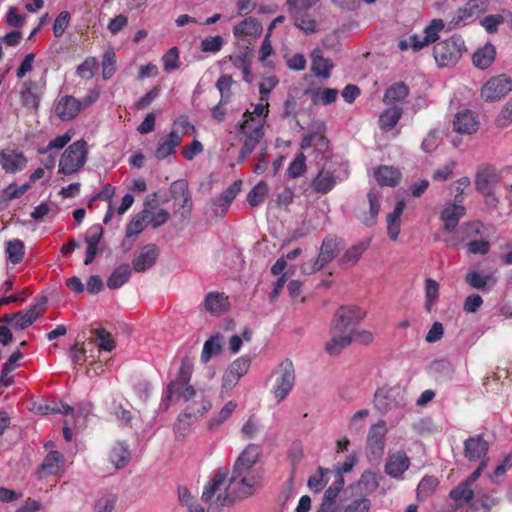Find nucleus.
<instances>
[{
    "mask_svg": "<svg viewBox=\"0 0 512 512\" xmlns=\"http://www.w3.org/2000/svg\"><path fill=\"white\" fill-rule=\"evenodd\" d=\"M241 487L239 479H235L234 473L229 477L227 469H218L204 487L201 498L208 504V512L218 511L221 507L234 503V494L239 497L248 496L239 493Z\"/></svg>",
    "mask_w": 512,
    "mask_h": 512,
    "instance_id": "obj_1",
    "label": "nucleus"
},
{
    "mask_svg": "<svg viewBox=\"0 0 512 512\" xmlns=\"http://www.w3.org/2000/svg\"><path fill=\"white\" fill-rule=\"evenodd\" d=\"M463 199H458L455 195L453 202L444 205L440 219L443 222V230L451 235L445 237L443 241L451 248H457L466 238L471 237L472 233H479V223H467L456 230V227L462 217L466 213L465 207L462 205Z\"/></svg>",
    "mask_w": 512,
    "mask_h": 512,
    "instance_id": "obj_2",
    "label": "nucleus"
},
{
    "mask_svg": "<svg viewBox=\"0 0 512 512\" xmlns=\"http://www.w3.org/2000/svg\"><path fill=\"white\" fill-rule=\"evenodd\" d=\"M374 404L381 413L394 415L395 422L398 423L405 414L406 391L400 386L382 387L375 393Z\"/></svg>",
    "mask_w": 512,
    "mask_h": 512,
    "instance_id": "obj_3",
    "label": "nucleus"
},
{
    "mask_svg": "<svg viewBox=\"0 0 512 512\" xmlns=\"http://www.w3.org/2000/svg\"><path fill=\"white\" fill-rule=\"evenodd\" d=\"M260 455V448L255 444H250L240 454L235 462L233 473L235 479H239V488L241 495H251L253 493L254 481L250 476V471L253 465L257 462Z\"/></svg>",
    "mask_w": 512,
    "mask_h": 512,
    "instance_id": "obj_4",
    "label": "nucleus"
},
{
    "mask_svg": "<svg viewBox=\"0 0 512 512\" xmlns=\"http://www.w3.org/2000/svg\"><path fill=\"white\" fill-rule=\"evenodd\" d=\"M88 159V145L83 139L69 145L62 153L58 173L63 175L77 174L86 164Z\"/></svg>",
    "mask_w": 512,
    "mask_h": 512,
    "instance_id": "obj_5",
    "label": "nucleus"
},
{
    "mask_svg": "<svg viewBox=\"0 0 512 512\" xmlns=\"http://www.w3.org/2000/svg\"><path fill=\"white\" fill-rule=\"evenodd\" d=\"M264 119L249 121L247 118L242 120L239 130V139L242 143L240 150V160H245L260 143L264 137Z\"/></svg>",
    "mask_w": 512,
    "mask_h": 512,
    "instance_id": "obj_6",
    "label": "nucleus"
},
{
    "mask_svg": "<svg viewBox=\"0 0 512 512\" xmlns=\"http://www.w3.org/2000/svg\"><path fill=\"white\" fill-rule=\"evenodd\" d=\"M275 384L272 394L278 403L282 402L292 391L295 385V370L293 363L286 359L282 361L274 372Z\"/></svg>",
    "mask_w": 512,
    "mask_h": 512,
    "instance_id": "obj_7",
    "label": "nucleus"
},
{
    "mask_svg": "<svg viewBox=\"0 0 512 512\" xmlns=\"http://www.w3.org/2000/svg\"><path fill=\"white\" fill-rule=\"evenodd\" d=\"M189 126L190 124L186 118H180L177 120L170 133L165 137L160 138L155 150V157L158 160H163L174 154L176 147L180 145Z\"/></svg>",
    "mask_w": 512,
    "mask_h": 512,
    "instance_id": "obj_8",
    "label": "nucleus"
},
{
    "mask_svg": "<svg viewBox=\"0 0 512 512\" xmlns=\"http://www.w3.org/2000/svg\"><path fill=\"white\" fill-rule=\"evenodd\" d=\"M464 49V42L459 37L438 42L434 46V58L440 67L455 65L460 59Z\"/></svg>",
    "mask_w": 512,
    "mask_h": 512,
    "instance_id": "obj_9",
    "label": "nucleus"
},
{
    "mask_svg": "<svg viewBox=\"0 0 512 512\" xmlns=\"http://www.w3.org/2000/svg\"><path fill=\"white\" fill-rule=\"evenodd\" d=\"M386 422L379 420L368 431L366 449L370 462L379 463L385 452Z\"/></svg>",
    "mask_w": 512,
    "mask_h": 512,
    "instance_id": "obj_10",
    "label": "nucleus"
},
{
    "mask_svg": "<svg viewBox=\"0 0 512 512\" xmlns=\"http://www.w3.org/2000/svg\"><path fill=\"white\" fill-rule=\"evenodd\" d=\"M339 246L334 237H326L321 245L320 253L317 259L313 262H305L301 265L300 270L302 274L310 275L322 270L326 265L335 259L339 254Z\"/></svg>",
    "mask_w": 512,
    "mask_h": 512,
    "instance_id": "obj_11",
    "label": "nucleus"
},
{
    "mask_svg": "<svg viewBox=\"0 0 512 512\" xmlns=\"http://www.w3.org/2000/svg\"><path fill=\"white\" fill-rule=\"evenodd\" d=\"M512 90V80L506 74L491 77L481 88V97L486 102H495Z\"/></svg>",
    "mask_w": 512,
    "mask_h": 512,
    "instance_id": "obj_12",
    "label": "nucleus"
},
{
    "mask_svg": "<svg viewBox=\"0 0 512 512\" xmlns=\"http://www.w3.org/2000/svg\"><path fill=\"white\" fill-rule=\"evenodd\" d=\"M365 315V311L356 306L340 307L332 320V331L349 332V327L358 324Z\"/></svg>",
    "mask_w": 512,
    "mask_h": 512,
    "instance_id": "obj_13",
    "label": "nucleus"
},
{
    "mask_svg": "<svg viewBox=\"0 0 512 512\" xmlns=\"http://www.w3.org/2000/svg\"><path fill=\"white\" fill-rule=\"evenodd\" d=\"M326 126L322 121H315L311 124L309 131L304 135L301 141V148L308 149L315 147L323 152L328 148V139L325 136Z\"/></svg>",
    "mask_w": 512,
    "mask_h": 512,
    "instance_id": "obj_14",
    "label": "nucleus"
},
{
    "mask_svg": "<svg viewBox=\"0 0 512 512\" xmlns=\"http://www.w3.org/2000/svg\"><path fill=\"white\" fill-rule=\"evenodd\" d=\"M46 298L40 299L29 308L19 311L11 316H5L6 321H13V327L19 330L30 326L43 312Z\"/></svg>",
    "mask_w": 512,
    "mask_h": 512,
    "instance_id": "obj_15",
    "label": "nucleus"
},
{
    "mask_svg": "<svg viewBox=\"0 0 512 512\" xmlns=\"http://www.w3.org/2000/svg\"><path fill=\"white\" fill-rule=\"evenodd\" d=\"M452 128L461 135L475 134L479 128L478 116L471 110H462L454 116Z\"/></svg>",
    "mask_w": 512,
    "mask_h": 512,
    "instance_id": "obj_16",
    "label": "nucleus"
},
{
    "mask_svg": "<svg viewBox=\"0 0 512 512\" xmlns=\"http://www.w3.org/2000/svg\"><path fill=\"white\" fill-rule=\"evenodd\" d=\"M82 109V102L70 95H64L56 99L55 114L62 121H70L75 118Z\"/></svg>",
    "mask_w": 512,
    "mask_h": 512,
    "instance_id": "obj_17",
    "label": "nucleus"
},
{
    "mask_svg": "<svg viewBox=\"0 0 512 512\" xmlns=\"http://www.w3.org/2000/svg\"><path fill=\"white\" fill-rule=\"evenodd\" d=\"M410 466V460L404 451L389 453L385 464V472L392 478L401 479Z\"/></svg>",
    "mask_w": 512,
    "mask_h": 512,
    "instance_id": "obj_18",
    "label": "nucleus"
},
{
    "mask_svg": "<svg viewBox=\"0 0 512 512\" xmlns=\"http://www.w3.org/2000/svg\"><path fill=\"white\" fill-rule=\"evenodd\" d=\"M262 24L254 17L245 18L233 27V35L242 41H248L261 36Z\"/></svg>",
    "mask_w": 512,
    "mask_h": 512,
    "instance_id": "obj_19",
    "label": "nucleus"
},
{
    "mask_svg": "<svg viewBox=\"0 0 512 512\" xmlns=\"http://www.w3.org/2000/svg\"><path fill=\"white\" fill-rule=\"evenodd\" d=\"M499 181L496 171L485 167L478 170L475 177V187L478 192L485 196H492L493 189Z\"/></svg>",
    "mask_w": 512,
    "mask_h": 512,
    "instance_id": "obj_20",
    "label": "nucleus"
},
{
    "mask_svg": "<svg viewBox=\"0 0 512 512\" xmlns=\"http://www.w3.org/2000/svg\"><path fill=\"white\" fill-rule=\"evenodd\" d=\"M488 449L489 444L482 435H475L464 442V455L469 461L484 460Z\"/></svg>",
    "mask_w": 512,
    "mask_h": 512,
    "instance_id": "obj_21",
    "label": "nucleus"
},
{
    "mask_svg": "<svg viewBox=\"0 0 512 512\" xmlns=\"http://www.w3.org/2000/svg\"><path fill=\"white\" fill-rule=\"evenodd\" d=\"M26 157L15 150H3L0 152V165L7 173H15L25 168Z\"/></svg>",
    "mask_w": 512,
    "mask_h": 512,
    "instance_id": "obj_22",
    "label": "nucleus"
},
{
    "mask_svg": "<svg viewBox=\"0 0 512 512\" xmlns=\"http://www.w3.org/2000/svg\"><path fill=\"white\" fill-rule=\"evenodd\" d=\"M483 2L470 0L463 8H460L450 22V28L464 26L475 15L483 11Z\"/></svg>",
    "mask_w": 512,
    "mask_h": 512,
    "instance_id": "obj_23",
    "label": "nucleus"
},
{
    "mask_svg": "<svg viewBox=\"0 0 512 512\" xmlns=\"http://www.w3.org/2000/svg\"><path fill=\"white\" fill-rule=\"evenodd\" d=\"M369 202V211L363 212L359 215L360 221L366 226H373L377 221V216L380 211V200L382 198L381 190L372 188L367 195Z\"/></svg>",
    "mask_w": 512,
    "mask_h": 512,
    "instance_id": "obj_24",
    "label": "nucleus"
},
{
    "mask_svg": "<svg viewBox=\"0 0 512 512\" xmlns=\"http://www.w3.org/2000/svg\"><path fill=\"white\" fill-rule=\"evenodd\" d=\"M158 257V250L155 245L149 244L141 248L138 255L132 260L133 269L136 272H144L151 268Z\"/></svg>",
    "mask_w": 512,
    "mask_h": 512,
    "instance_id": "obj_25",
    "label": "nucleus"
},
{
    "mask_svg": "<svg viewBox=\"0 0 512 512\" xmlns=\"http://www.w3.org/2000/svg\"><path fill=\"white\" fill-rule=\"evenodd\" d=\"M65 459L59 451H51L44 458L40 473L44 475H58L63 471Z\"/></svg>",
    "mask_w": 512,
    "mask_h": 512,
    "instance_id": "obj_26",
    "label": "nucleus"
},
{
    "mask_svg": "<svg viewBox=\"0 0 512 512\" xmlns=\"http://www.w3.org/2000/svg\"><path fill=\"white\" fill-rule=\"evenodd\" d=\"M333 63L330 59L324 58L320 49H314L311 53V70L312 72L322 78H329Z\"/></svg>",
    "mask_w": 512,
    "mask_h": 512,
    "instance_id": "obj_27",
    "label": "nucleus"
},
{
    "mask_svg": "<svg viewBox=\"0 0 512 512\" xmlns=\"http://www.w3.org/2000/svg\"><path fill=\"white\" fill-rule=\"evenodd\" d=\"M405 207L404 201H399L394 211L387 215V233L391 240L395 241L400 234L401 215Z\"/></svg>",
    "mask_w": 512,
    "mask_h": 512,
    "instance_id": "obj_28",
    "label": "nucleus"
},
{
    "mask_svg": "<svg viewBox=\"0 0 512 512\" xmlns=\"http://www.w3.org/2000/svg\"><path fill=\"white\" fill-rule=\"evenodd\" d=\"M374 176L381 186H395L401 179V172L392 166H380L375 170Z\"/></svg>",
    "mask_w": 512,
    "mask_h": 512,
    "instance_id": "obj_29",
    "label": "nucleus"
},
{
    "mask_svg": "<svg viewBox=\"0 0 512 512\" xmlns=\"http://www.w3.org/2000/svg\"><path fill=\"white\" fill-rule=\"evenodd\" d=\"M191 375L192 363L188 358H184L181 362L177 379L172 381L167 387L166 397L171 398L174 395V390L176 387H181L182 384H188Z\"/></svg>",
    "mask_w": 512,
    "mask_h": 512,
    "instance_id": "obj_30",
    "label": "nucleus"
},
{
    "mask_svg": "<svg viewBox=\"0 0 512 512\" xmlns=\"http://www.w3.org/2000/svg\"><path fill=\"white\" fill-rule=\"evenodd\" d=\"M331 334V339L325 345V350L329 355L339 354L343 348L351 343V337L348 336L347 332L331 330Z\"/></svg>",
    "mask_w": 512,
    "mask_h": 512,
    "instance_id": "obj_31",
    "label": "nucleus"
},
{
    "mask_svg": "<svg viewBox=\"0 0 512 512\" xmlns=\"http://www.w3.org/2000/svg\"><path fill=\"white\" fill-rule=\"evenodd\" d=\"M495 56V47L488 43L473 54V63L480 69H486L494 62Z\"/></svg>",
    "mask_w": 512,
    "mask_h": 512,
    "instance_id": "obj_32",
    "label": "nucleus"
},
{
    "mask_svg": "<svg viewBox=\"0 0 512 512\" xmlns=\"http://www.w3.org/2000/svg\"><path fill=\"white\" fill-rule=\"evenodd\" d=\"M313 104L329 105L334 103L338 97L336 88H316L307 91Z\"/></svg>",
    "mask_w": 512,
    "mask_h": 512,
    "instance_id": "obj_33",
    "label": "nucleus"
},
{
    "mask_svg": "<svg viewBox=\"0 0 512 512\" xmlns=\"http://www.w3.org/2000/svg\"><path fill=\"white\" fill-rule=\"evenodd\" d=\"M110 462L117 468H124L130 461V452L124 443H116L109 454Z\"/></svg>",
    "mask_w": 512,
    "mask_h": 512,
    "instance_id": "obj_34",
    "label": "nucleus"
},
{
    "mask_svg": "<svg viewBox=\"0 0 512 512\" xmlns=\"http://www.w3.org/2000/svg\"><path fill=\"white\" fill-rule=\"evenodd\" d=\"M223 337L220 334L211 336L203 345L201 352V362L207 363L213 356L218 355L222 349Z\"/></svg>",
    "mask_w": 512,
    "mask_h": 512,
    "instance_id": "obj_35",
    "label": "nucleus"
},
{
    "mask_svg": "<svg viewBox=\"0 0 512 512\" xmlns=\"http://www.w3.org/2000/svg\"><path fill=\"white\" fill-rule=\"evenodd\" d=\"M403 110L398 106L389 107L380 115L379 125L384 131H389L396 126L402 116Z\"/></svg>",
    "mask_w": 512,
    "mask_h": 512,
    "instance_id": "obj_36",
    "label": "nucleus"
},
{
    "mask_svg": "<svg viewBox=\"0 0 512 512\" xmlns=\"http://www.w3.org/2000/svg\"><path fill=\"white\" fill-rule=\"evenodd\" d=\"M131 270L128 265H120L117 267L110 277L107 279V286L110 289H117L129 281Z\"/></svg>",
    "mask_w": 512,
    "mask_h": 512,
    "instance_id": "obj_37",
    "label": "nucleus"
},
{
    "mask_svg": "<svg viewBox=\"0 0 512 512\" xmlns=\"http://www.w3.org/2000/svg\"><path fill=\"white\" fill-rule=\"evenodd\" d=\"M226 298L218 292H210L204 300L205 309L212 314H220L226 309Z\"/></svg>",
    "mask_w": 512,
    "mask_h": 512,
    "instance_id": "obj_38",
    "label": "nucleus"
},
{
    "mask_svg": "<svg viewBox=\"0 0 512 512\" xmlns=\"http://www.w3.org/2000/svg\"><path fill=\"white\" fill-rule=\"evenodd\" d=\"M25 246L19 239H13L6 243L5 253L7 259L13 263L18 264L24 257Z\"/></svg>",
    "mask_w": 512,
    "mask_h": 512,
    "instance_id": "obj_39",
    "label": "nucleus"
},
{
    "mask_svg": "<svg viewBox=\"0 0 512 512\" xmlns=\"http://www.w3.org/2000/svg\"><path fill=\"white\" fill-rule=\"evenodd\" d=\"M409 90L404 83H395L385 92L383 101L386 104L400 102L408 96Z\"/></svg>",
    "mask_w": 512,
    "mask_h": 512,
    "instance_id": "obj_40",
    "label": "nucleus"
},
{
    "mask_svg": "<svg viewBox=\"0 0 512 512\" xmlns=\"http://www.w3.org/2000/svg\"><path fill=\"white\" fill-rule=\"evenodd\" d=\"M236 407L237 403L235 401L227 402L219 411V413L208 421L209 429L215 430L219 428L225 421H227L231 417Z\"/></svg>",
    "mask_w": 512,
    "mask_h": 512,
    "instance_id": "obj_41",
    "label": "nucleus"
},
{
    "mask_svg": "<svg viewBox=\"0 0 512 512\" xmlns=\"http://www.w3.org/2000/svg\"><path fill=\"white\" fill-rule=\"evenodd\" d=\"M34 86L35 84L32 81H25L20 92L22 104L29 109H37L39 105V99L33 92Z\"/></svg>",
    "mask_w": 512,
    "mask_h": 512,
    "instance_id": "obj_42",
    "label": "nucleus"
},
{
    "mask_svg": "<svg viewBox=\"0 0 512 512\" xmlns=\"http://www.w3.org/2000/svg\"><path fill=\"white\" fill-rule=\"evenodd\" d=\"M335 178L330 171L322 170L313 180V187L317 192L327 193L335 185Z\"/></svg>",
    "mask_w": 512,
    "mask_h": 512,
    "instance_id": "obj_43",
    "label": "nucleus"
},
{
    "mask_svg": "<svg viewBox=\"0 0 512 512\" xmlns=\"http://www.w3.org/2000/svg\"><path fill=\"white\" fill-rule=\"evenodd\" d=\"M149 217V210L145 207L143 211L135 215L126 228V237L140 234L145 228V221Z\"/></svg>",
    "mask_w": 512,
    "mask_h": 512,
    "instance_id": "obj_44",
    "label": "nucleus"
},
{
    "mask_svg": "<svg viewBox=\"0 0 512 512\" xmlns=\"http://www.w3.org/2000/svg\"><path fill=\"white\" fill-rule=\"evenodd\" d=\"M368 247V242H362L357 245L352 246L348 249L345 254L340 259L341 264L347 266H353L358 262L364 251Z\"/></svg>",
    "mask_w": 512,
    "mask_h": 512,
    "instance_id": "obj_45",
    "label": "nucleus"
},
{
    "mask_svg": "<svg viewBox=\"0 0 512 512\" xmlns=\"http://www.w3.org/2000/svg\"><path fill=\"white\" fill-rule=\"evenodd\" d=\"M269 192L268 184L264 181L254 186L247 195V201L250 206L255 207L261 204Z\"/></svg>",
    "mask_w": 512,
    "mask_h": 512,
    "instance_id": "obj_46",
    "label": "nucleus"
},
{
    "mask_svg": "<svg viewBox=\"0 0 512 512\" xmlns=\"http://www.w3.org/2000/svg\"><path fill=\"white\" fill-rule=\"evenodd\" d=\"M72 137H73V133L71 131H67L63 135L58 136V137L54 138L53 140H51L46 146L40 147L38 149V153L45 155V154L50 153L52 150H55L57 152V151L61 150L62 148H64L65 145L68 142H70Z\"/></svg>",
    "mask_w": 512,
    "mask_h": 512,
    "instance_id": "obj_47",
    "label": "nucleus"
},
{
    "mask_svg": "<svg viewBox=\"0 0 512 512\" xmlns=\"http://www.w3.org/2000/svg\"><path fill=\"white\" fill-rule=\"evenodd\" d=\"M234 68L238 69L242 73L243 80L246 82L251 81V64L245 54L236 55L230 57Z\"/></svg>",
    "mask_w": 512,
    "mask_h": 512,
    "instance_id": "obj_48",
    "label": "nucleus"
},
{
    "mask_svg": "<svg viewBox=\"0 0 512 512\" xmlns=\"http://www.w3.org/2000/svg\"><path fill=\"white\" fill-rule=\"evenodd\" d=\"M94 334L97 339V346L101 350L110 352L115 348V341L106 329L96 328Z\"/></svg>",
    "mask_w": 512,
    "mask_h": 512,
    "instance_id": "obj_49",
    "label": "nucleus"
},
{
    "mask_svg": "<svg viewBox=\"0 0 512 512\" xmlns=\"http://www.w3.org/2000/svg\"><path fill=\"white\" fill-rule=\"evenodd\" d=\"M294 24L297 28L304 31L305 33H313L316 31V21L308 13H301L300 15L292 16Z\"/></svg>",
    "mask_w": 512,
    "mask_h": 512,
    "instance_id": "obj_50",
    "label": "nucleus"
},
{
    "mask_svg": "<svg viewBox=\"0 0 512 512\" xmlns=\"http://www.w3.org/2000/svg\"><path fill=\"white\" fill-rule=\"evenodd\" d=\"M318 0H286L288 12L291 16L306 13L308 9L313 7Z\"/></svg>",
    "mask_w": 512,
    "mask_h": 512,
    "instance_id": "obj_51",
    "label": "nucleus"
},
{
    "mask_svg": "<svg viewBox=\"0 0 512 512\" xmlns=\"http://www.w3.org/2000/svg\"><path fill=\"white\" fill-rule=\"evenodd\" d=\"M163 69L171 72L179 68V50L177 47L170 48L162 57Z\"/></svg>",
    "mask_w": 512,
    "mask_h": 512,
    "instance_id": "obj_52",
    "label": "nucleus"
},
{
    "mask_svg": "<svg viewBox=\"0 0 512 512\" xmlns=\"http://www.w3.org/2000/svg\"><path fill=\"white\" fill-rule=\"evenodd\" d=\"M250 362L249 357H239L229 365L227 370L240 380L248 372Z\"/></svg>",
    "mask_w": 512,
    "mask_h": 512,
    "instance_id": "obj_53",
    "label": "nucleus"
},
{
    "mask_svg": "<svg viewBox=\"0 0 512 512\" xmlns=\"http://www.w3.org/2000/svg\"><path fill=\"white\" fill-rule=\"evenodd\" d=\"M473 491L465 481L451 490L450 497L456 502H469L473 498Z\"/></svg>",
    "mask_w": 512,
    "mask_h": 512,
    "instance_id": "obj_54",
    "label": "nucleus"
},
{
    "mask_svg": "<svg viewBox=\"0 0 512 512\" xmlns=\"http://www.w3.org/2000/svg\"><path fill=\"white\" fill-rule=\"evenodd\" d=\"M224 44V40L222 36L216 35V36H210L206 37L201 41L200 49L202 52L206 53H217L219 52Z\"/></svg>",
    "mask_w": 512,
    "mask_h": 512,
    "instance_id": "obj_55",
    "label": "nucleus"
},
{
    "mask_svg": "<svg viewBox=\"0 0 512 512\" xmlns=\"http://www.w3.org/2000/svg\"><path fill=\"white\" fill-rule=\"evenodd\" d=\"M425 295H426L425 307L428 311H430L435 300L438 298V295H439V285L435 280H433L431 278L426 279Z\"/></svg>",
    "mask_w": 512,
    "mask_h": 512,
    "instance_id": "obj_56",
    "label": "nucleus"
},
{
    "mask_svg": "<svg viewBox=\"0 0 512 512\" xmlns=\"http://www.w3.org/2000/svg\"><path fill=\"white\" fill-rule=\"evenodd\" d=\"M457 162L455 160L447 161L442 167L436 169L432 174L434 181L444 182L453 176V171L456 168Z\"/></svg>",
    "mask_w": 512,
    "mask_h": 512,
    "instance_id": "obj_57",
    "label": "nucleus"
},
{
    "mask_svg": "<svg viewBox=\"0 0 512 512\" xmlns=\"http://www.w3.org/2000/svg\"><path fill=\"white\" fill-rule=\"evenodd\" d=\"M98 68V62L95 58H87L77 67V75L82 79H91Z\"/></svg>",
    "mask_w": 512,
    "mask_h": 512,
    "instance_id": "obj_58",
    "label": "nucleus"
},
{
    "mask_svg": "<svg viewBox=\"0 0 512 512\" xmlns=\"http://www.w3.org/2000/svg\"><path fill=\"white\" fill-rule=\"evenodd\" d=\"M279 80L276 76H268L259 83L260 100L269 101L271 91L278 85Z\"/></svg>",
    "mask_w": 512,
    "mask_h": 512,
    "instance_id": "obj_59",
    "label": "nucleus"
},
{
    "mask_svg": "<svg viewBox=\"0 0 512 512\" xmlns=\"http://www.w3.org/2000/svg\"><path fill=\"white\" fill-rule=\"evenodd\" d=\"M269 102L260 100V103L256 104L253 108V111H246L243 114V119L247 118V120L252 121L256 119H264L266 121V117L268 115Z\"/></svg>",
    "mask_w": 512,
    "mask_h": 512,
    "instance_id": "obj_60",
    "label": "nucleus"
},
{
    "mask_svg": "<svg viewBox=\"0 0 512 512\" xmlns=\"http://www.w3.org/2000/svg\"><path fill=\"white\" fill-rule=\"evenodd\" d=\"M232 76L222 75L216 82V87L221 94V102L227 103L231 97Z\"/></svg>",
    "mask_w": 512,
    "mask_h": 512,
    "instance_id": "obj_61",
    "label": "nucleus"
},
{
    "mask_svg": "<svg viewBox=\"0 0 512 512\" xmlns=\"http://www.w3.org/2000/svg\"><path fill=\"white\" fill-rule=\"evenodd\" d=\"M438 485V480L433 476L424 477L417 487V495L419 498L429 496Z\"/></svg>",
    "mask_w": 512,
    "mask_h": 512,
    "instance_id": "obj_62",
    "label": "nucleus"
},
{
    "mask_svg": "<svg viewBox=\"0 0 512 512\" xmlns=\"http://www.w3.org/2000/svg\"><path fill=\"white\" fill-rule=\"evenodd\" d=\"M116 71V59L115 53L113 51H108L105 53L103 62H102V76L103 79H110Z\"/></svg>",
    "mask_w": 512,
    "mask_h": 512,
    "instance_id": "obj_63",
    "label": "nucleus"
},
{
    "mask_svg": "<svg viewBox=\"0 0 512 512\" xmlns=\"http://www.w3.org/2000/svg\"><path fill=\"white\" fill-rule=\"evenodd\" d=\"M306 168V157L303 153L298 154L288 167V174L292 178H297L303 174Z\"/></svg>",
    "mask_w": 512,
    "mask_h": 512,
    "instance_id": "obj_64",
    "label": "nucleus"
}]
</instances>
